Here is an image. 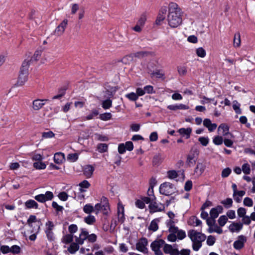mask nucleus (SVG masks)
I'll return each instance as SVG.
<instances>
[{
  "instance_id": "obj_58",
  "label": "nucleus",
  "mask_w": 255,
  "mask_h": 255,
  "mask_svg": "<svg viewBox=\"0 0 255 255\" xmlns=\"http://www.w3.org/2000/svg\"><path fill=\"white\" fill-rule=\"evenodd\" d=\"M198 140L202 145L205 146L208 145L209 139L208 137H200Z\"/></svg>"
},
{
  "instance_id": "obj_56",
  "label": "nucleus",
  "mask_w": 255,
  "mask_h": 255,
  "mask_svg": "<svg viewBox=\"0 0 255 255\" xmlns=\"http://www.w3.org/2000/svg\"><path fill=\"white\" fill-rule=\"evenodd\" d=\"M144 91L145 93L147 94H153L155 93V91H154L153 86L151 85H147L143 88Z\"/></svg>"
},
{
  "instance_id": "obj_14",
  "label": "nucleus",
  "mask_w": 255,
  "mask_h": 255,
  "mask_svg": "<svg viewBox=\"0 0 255 255\" xmlns=\"http://www.w3.org/2000/svg\"><path fill=\"white\" fill-rule=\"evenodd\" d=\"M68 24V20L64 19L60 24L55 28L54 34L57 36L61 35L64 32Z\"/></svg>"
},
{
  "instance_id": "obj_42",
  "label": "nucleus",
  "mask_w": 255,
  "mask_h": 255,
  "mask_svg": "<svg viewBox=\"0 0 255 255\" xmlns=\"http://www.w3.org/2000/svg\"><path fill=\"white\" fill-rule=\"evenodd\" d=\"M125 97L129 100L134 102L136 101L138 99V95L134 92H130L127 94L125 95Z\"/></svg>"
},
{
  "instance_id": "obj_61",
  "label": "nucleus",
  "mask_w": 255,
  "mask_h": 255,
  "mask_svg": "<svg viewBox=\"0 0 255 255\" xmlns=\"http://www.w3.org/2000/svg\"><path fill=\"white\" fill-rule=\"evenodd\" d=\"M215 238L213 236H209L208 237L206 243L209 246H213L215 243Z\"/></svg>"
},
{
  "instance_id": "obj_40",
  "label": "nucleus",
  "mask_w": 255,
  "mask_h": 255,
  "mask_svg": "<svg viewBox=\"0 0 255 255\" xmlns=\"http://www.w3.org/2000/svg\"><path fill=\"white\" fill-rule=\"evenodd\" d=\"M209 233L216 232L219 234H221L223 233V230L220 227L218 226L217 225H215L211 228H209Z\"/></svg>"
},
{
  "instance_id": "obj_47",
  "label": "nucleus",
  "mask_w": 255,
  "mask_h": 255,
  "mask_svg": "<svg viewBox=\"0 0 255 255\" xmlns=\"http://www.w3.org/2000/svg\"><path fill=\"white\" fill-rule=\"evenodd\" d=\"M227 221V217L225 215H222L219 217L218 222L220 227H223L225 225Z\"/></svg>"
},
{
  "instance_id": "obj_41",
  "label": "nucleus",
  "mask_w": 255,
  "mask_h": 255,
  "mask_svg": "<svg viewBox=\"0 0 255 255\" xmlns=\"http://www.w3.org/2000/svg\"><path fill=\"white\" fill-rule=\"evenodd\" d=\"M178 172L174 170H169L167 172V176L170 179H174L178 177Z\"/></svg>"
},
{
  "instance_id": "obj_64",
  "label": "nucleus",
  "mask_w": 255,
  "mask_h": 255,
  "mask_svg": "<svg viewBox=\"0 0 255 255\" xmlns=\"http://www.w3.org/2000/svg\"><path fill=\"white\" fill-rule=\"evenodd\" d=\"M10 253H12L13 254H18L20 252V248L17 245H13L11 248H10Z\"/></svg>"
},
{
  "instance_id": "obj_3",
  "label": "nucleus",
  "mask_w": 255,
  "mask_h": 255,
  "mask_svg": "<svg viewBox=\"0 0 255 255\" xmlns=\"http://www.w3.org/2000/svg\"><path fill=\"white\" fill-rule=\"evenodd\" d=\"M29 66V63L28 61H24L23 62L16 83L17 86H22L27 81Z\"/></svg>"
},
{
  "instance_id": "obj_22",
  "label": "nucleus",
  "mask_w": 255,
  "mask_h": 255,
  "mask_svg": "<svg viewBox=\"0 0 255 255\" xmlns=\"http://www.w3.org/2000/svg\"><path fill=\"white\" fill-rule=\"evenodd\" d=\"M94 168L91 165L85 166L83 169V173L87 178H90L93 175Z\"/></svg>"
},
{
  "instance_id": "obj_51",
  "label": "nucleus",
  "mask_w": 255,
  "mask_h": 255,
  "mask_svg": "<svg viewBox=\"0 0 255 255\" xmlns=\"http://www.w3.org/2000/svg\"><path fill=\"white\" fill-rule=\"evenodd\" d=\"M37 219L35 216L30 215L27 220V224L30 227L33 226V224L36 222Z\"/></svg>"
},
{
  "instance_id": "obj_2",
  "label": "nucleus",
  "mask_w": 255,
  "mask_h": 255,
  "mask_svg": "<svg viewBox=\"0 0 255 255\" xmlns=\"http://www.w3.org/2000/svg\"><path fill=\"white\" fill-rule=\"evenodd\" d=\"M188 236L192 242V249L195 251H198L201 248L202 242L205 241L206 236L201 232L194 230H191L188 232Z\"/></svg>"
},
{
  "instance_id": "obj_23",
  "label": "nucleus",
  "mask_w": 255,
  "mask_h": 255,
  "mask_svg": "<svg viewBox=\"0 0 255 255\" xmlns=\"http://www.w3.org/2000/svg\"><path fill=\"white\" fill-rule=\"evenodd\" d=\"M47 100H40L36 99L33 101V108L34 110H38L40 109L43 105H44V101H47Z\"/></svg>"
},
{
  "instance_id": "obj_52",
  "label": "nucleus",
  "mask_w": 255,
  "mask_h": 255,
  "mask_svg": "<svg viewBox=\"0 0 255 255\" xmlns=\"http://www.w3.org/2000/svg\"><path fill=\"white\" fill-rule=\"evenodd\" d=\"M232 170L229 167H227L224 169L221 173V176L223 178H226L228 177L231 173Z\"/></svg>"
},
{
  "instance_id": "obj_24",
  "label": "nucleus",
  "mask_w": 255,
  "mask_h": 255,
  "mask_svg": "<svg viewBox=\"0 0 255 255\" xmlns=\"http://www.w3.org/2000/svg\"><path fill=\"white\" fill-rule=\"evenodd\" d=\"M54 161L56 164H61L65 159V155L63 153L57 152L54 154Z\"/></svg>"
},
{
  "instance_id": "obj_50",
  "label": "nucleus",
  "mask_w": 255,
  "mask_h": 255,
  "mask_svg": "<svg viewBox=\"0 0 255 255\" xmlns=\"http://www.w3.org/2000/svg\"><path fill=\"white\" fill-rule=\"evenodd\" d=\"M223 140L224 139L222 136L217 135L214 137L213 142L215 144L219 145L222 144Z\"/></svg>"
},
{
  "instance_id": "obj_49",
  "label": "nucleus",
  "mask_w": 255,
  "mask_h": 255,
  "mask_svg": "<svg viewBox=\"0 0 255 255\" xmlns=\"http://www.w3.org/2000/svg\"><path fill=\"white\" fill-rule=\"evenodd\" d=\"M112 118V114L110 113H105L100 115V119L103 121H108Z\"/></svg>"
},
{
  "instance_id": "obj_11",
  "label": "nucleus",
  "mask_w": 255,
  "mask_h": 255,
  "mask_svg": "<svg viewBox=\"0 0 255 255\" xmlns=\"http://www.w3.org/2000/svg\"><path fill=\"white\" fill-rule=\"evenodd\" d=\"M148 207L150 213L161 212L164 209V204L160 203H156L154 201L149 205Z\"/></svg>"
},
{
  "instance_id": "obj_17",
  "label": "nucleus",
  "mask_w": 255,
  "mask_h": 255,
  "mask_svg": "<svg viewBox=\"0 0 255 255\" xmlns=\"http://www.w3.org/2000/svg\"><path fill=\"white\" fill-rule=\"evenodd\" d=\"M223 211V208L222 206L218 205L215 208H213L210 211L211 218L216 219L219 214L222 213Z\"/></svg>"
},
{
  "instance_id": "obj_37",
  "label": "nucleus",
  "mask_w": 255,
  "mask_h": 255,
  "mask_svg": "<svg viewBox=\"0 0 255 255\" xmlns=\"http://www.w3.org/2000/svg\"><path fill=\"white\" fill-rule=\"evenodd\" d=\"M241 45V36L239 32L236 33L234 38V46L238 47Z\"/></svg>"
},
{
  "instance_id": "obj_25",
  "label": "nucleus",
  "mask_w": 255,
  "mask_h": 255,
  "mask_svg": "<svg viewBox=\"0 0 255 255\" xmlns=\"http://www.w3.org/2000/svg\"><path fill=\"white\" fill-rule=\"evenodd\" d=\"M90 183L87 180H83L79 184L80 192L81 193L86 192L87 189L89 188L90 187Z\"/></svg>"
},
{
  "instance_id": "obj_29",
  "label": "nucleus",
  "mask_w": 255,
  "mask_h": 255,
  "mask_svg": "<svg viewBox=\"0 0 255 255\" xmlns=\"http://www.w3.org/2000/svg\"><path fill=\"white\" fill-rule=\"evenodd\" d=\"M25 206L26 208H35L37 209L38 208V204L33 200H28L25 202Z\"/></svg>"
},
{
  "instance_id": "obj_33",
  "label": "nucleus",
  "mask_w": 255,
  "mask_h": 255,
  "mask_svg": "<svg viewBox=\"0 0 255 255\" xmlns=\"http://www.w3.org/2000/svg\"><path fill=\"white\" fill-rule=\"evenodd\" d=\"M159 222V220L157 219H154L152 220L149 227L148 228L149 230L152 231L153 232L156 231L158 229V223Z\"/></svg>"
},
{
  "instance_id": "obj_10",
  "label": "nucleus",
  "mask_w": 255,
  "mask_h": 255,
  "mask_svg": "<svg viewBox=\"0 0 255 255\" xmlns=\"http://www.w3.org/2000/svg\"><path fill=\"white\" fill-rule=\"evenodd\" d=\"M176 245L172 246L171 245L165 244L163 250L165 254L169 255H180L179 251L175 248Z\"/></svg>"
},
{
  "instance_id": "obj_9",
  "label": "nucleus",
  "mask_w": 255,
  "mask_h": 255,
  "mask_svg": "<svg viewBox=\"0 0 255 255\" xmlns=\"http://www.w3.org/2000/svg\"><path fill=\"white\" fill-rule=\"evenodd\" d=\"M147 240L145 238H142L137 242L136 244V249L139 252L146 253L148 250L147 248Z\"/></svg>"
},
{
  "instance_id": "obj_57",
  "label": "nucleus",
  "mask_w": 255,
  "mask_h": 255,
  "mask_svg": "<svg viewBox=\"0 0 255 255\" xmlns=\"http://www.w3.org/2000/svg\"><path fill=\"white\" fill-rule=\"evenodd\" d=\"M247 210L243 207L239 208L237 210V214L239 217L242 218L246 216Z\"/></svg>"
},
{
  "instance_id": "obj_38",
  "label": "nucleus",
  "mask_w": 255,
  "mask_h": 255,
  "mask_svg": "<svg viewBox=\"0 0 255 255\" xmlns=\"http://www.w3.org/2000/svg\"><path fill=\"white\" fill-rule=\"evenodd\" d=\"M84 221L88 225H92L96 222V218L94 216L89 215L84 218Z\"/></svg>"
},
{
  "instance_id": "obj_60",
  "label": "nucleus",
  "mask_w": 255,
  "mask_h": 255,
  "mask_svg": "<svg viewBox=\"0 0 255 255\" xmlns=\"http://www.w3.org/2000/svg\"><path fill=\"white\" fill-rule=\"evenodd\" d=\"M58 197L61 201H65L68 199V195L65 192H61L59 193Z\"/></svg>"
},
{
  "instance_id": "obj_48",
  "label": "nucleus",
  "mask_w": 255,
  "mask_h": 255,
  "mask_svg": "<svg viewBox=\"0 0 255 255\" xmlns=\"http://www.w3.org/2000/svg\"><path fill=\"white\" fill-rule=\"evenodd\" d=\"M147 16L145 13H143L141 15L140 18L138 20L137 23L139 25L143 27L145 24V22L146 20Z\"/></svg>"
},
{
  "instance_id": "obj_6",
  "label": "nucleus",
  "mask_w": 255,
  "mask_h": 255,
  "mask_svg": "<svg viewBox=\"0 0 255 255\" xmlns=\"http://www.w3.org/2000/svg\"><path fill=\"white\" fill-rule=\"evenodd\" d=\"M54 227L55 225L52 221H48L45 223L44 232L48 240L50 242L53 241L55 240V236L53 232Z\"/></svg>"
},
{
  "instance_id": "obj_13",
  "label": "nucleus",
  "mask_w": 255,
  "mask_h": 255,
  "mask_svg": "<svg viewBox=\"0 0 255 255\" xmlns=\"http://www.w3.org/2000/svg\"><path fill=\"white\" fill-rule=\"evenodd\" d=\"M247 241L246 237L243 235L239 236L238 239L233 244L234 248L238 250L242 249L244 247V244Z\"/></svg>"
},
{
  "instance_id": "obj_39",
  "label": "nucleus",
  "mask_w": 255,
  "mask_h": 255,
  "mask_svg": "<svg viewBox=\"0 0 255 255\" xmlns=\"http://www.w3.org/2000/svg\"><path fill=\"white\" fill-rule=\"evenodd\" d=\"M33 167L38 170L44 169L46 167V165L41 161L35 162L33 163Z\"/></svg>"
},
{
  "instance_id": "obj_26",
  "label": "nucleus",
  "mask_w": 255,
  "mask_h": 255,
  "mask_svg": "<svg viewBox=\"0 0 255 255\" xmlns=\"http://www.w3.org/2000/svg\"><path fill=\"white\" fill-rule=\"evenodd\" d=\"M188 224L189 225L192 226H198L202 224V222L196 216H192L189 219Z\"/></svg>"
},
{
  "instance_id": "obj_7",
  "label": "nucleus",
  "mask_w": 255,
  "mask_h": 255,
  "mask_svg": "<svg viewBox=\"0 0 255 255\" xmlns=\"http://www.w3.org/2000/svg\"><path fill=\"white\" fill-rule=\"evenodd\" d=\"M165 244V243L164 241L159 239L153 241L151 244L150 247L155 255H163V253L161 250V248H163Z\"/></svg>"
},
{
  "instance_id": "obj_15",
  "label": "nucleus",
  "mask_w": 255,
  "mask_h": 255,
  "mask_svg": "<svg viewBox=\"0 0 255 255\" xmlns=\"http://www.w3.org/2000/svg\"><path fill=\"white\" fill-rule=\"evenodd\" d=\"M167 9L165 6L161 8L157 16L155 23L157 25H160L161 22L165 19Z\"/></svg>"
},
{
  "instance_id": "obj_8",
  "label": "nucleus",
  "mask_w": 255,
  "mask_h": 255,
  "mask_svg": "<svg viewBox=\"0 0 255 255\" xmlns=\"http://www.w3.org/2000/svg\"><path fill=\"white\" fill-rule=\"evenodd\" d=\"M54 195L52 192L46 191L45 194H38L34 197V199L39 202L44 203L47 201L51 200Z\"/></svg>"
},
{
  "instance_id": "obj_4",
  "label": "nucleus",
  "mask_w": 255,
  "mask_h": 255,
  "mask_svg": "<svg viewBox=\"0 0 255 255\" xmlns=\"http://www.w3.org/2000/svg\"><path fill=\"white\" fill-rule=\"evenodd\" d=\"M177 189L174 184L169 182H165L162 183L159 187V192L160 194L170 196L177 192Z\"/></svg>"
},
{
  "instance_id": "obj_20",
  "label": "nucleus",
  "mask_w": 255,
  "mask_h": 255,
  "mask_svg": "<svg viewBox=\"0 0 255 255\" xmlns=\"http://www.w3.org/2000/svg\"><path fill=\"white\" fill-rule=\"evenodd\" d=\"M206 168L205 164L202 163H198L194 170V175L197 177H199L203 173Z\"/></svg>"
},
{
  "instance_id": "obj_18",
  "label": "nucleus",
  "mask_w": 255,
  "mask_h": 255,
  "mask_svg": "<svg viewBox=\"0 0 255 255\" xmlns=\"http://www.w3.org/2000/svg\"><path fill=\"white\" fill-rule=\"evenodd\" d=\"M170 232H173L176 234L177 239L180 240L184 239L186 237V233L182 230H179L178 227H172L170 230Z\"/></svg>"
},
{
  "instance_id": "obj_5",
  "label": "nucleus",
  "mask_w": 255,
  "mask_h": 255,
  "mask_svg": "<svg viewBox=\"0 0 255 255\" xmlns=\"http://www.w3.org/2000/svg\"><path fill=\"white\" fill-rule=\"evenodd\" d=\"M95 209L96 215H98L100 212L104 215H108L110 211V207L107 198L103 197L101 203L95 205Z\"/></svg>"
},
{
  "instance_id": "obj_19",
  "label": "nucleus",
  "mask_w": 255,
  "mask_h": 255,
  "mask_svg": "<svg viewBox=\"0 0 255 255\" xmlns=\"http://www.w3.org/2000/svg\"><path fill=\"white\" fill-rule=\"evenodd\" d=\"M203 125L207 128L210 132H212L216 129L217 127L216 124H212L209 119H205L203 121Z\"/></svg>"
},
{
  "instance_id": "obj_31",
  "label": "nucleus",
  "mask_w": 255,
  "mask_h": 255,
  "mask_svg": "<svg viewBox=\"0 0 255 255\" xmlns=\"http://www.w3.org/2000/svg\"><path fill=\"white\" fill-rule=\"evenodd\" d=\"M74 236L72 234H66L63 236L61 241L62 242L65 244H69L73 243Z\"/></svg>"
},
{
  "instance_id": "obj_62",
  "label": "nucleus",
  "mask_w": 255,
  "mask_h": 255,
  "mask_svg": "<svg viewBox=\"0 0 255 255\" xmlns=\"http://www.w3.org/2000/svg\"><path fill=\"white\" fill-rule=\"evenodd\" d=\"M244 204L248 207H252L253 205V201L251 198L246 197L244 199Z\"/></svg>"
},
{
  "instance_id": "obj_16",
  "label": "nucleus",
  "mask_w": 255,
  "mask_h": 255,
  "mask_svg": "<svg viewBox=\"0 0 255 255\" xmlns=\"http://www.w3.org/2000/svg\"><path fill=\"white\" fill-rule=\"evenodd\" d=\"M229 127L225 124H221L218 128V131L221 132L223 135L228 136L229 137H233V134L229 132Z\"/></svg>"
},
{
  "instance_id": "obj_12",
  "label": "nucleus",
  "mask_w": 255,
  "mask_h": 255,
  "mask_svg": "<svg viewBox=\"0 0 255 255\" xmlns=\"http://www.w3.org/2000/svg\"><path fill=\"white\" fill-rule=\"evenodd\" d=\"M88 235V232L85 229H81L79 237L75 236V242L79 243L80 245H83L84 241L87 240Z\"/></svg>"
},
{
  "instance_id": "obj_59",
  "label": "nucleus",
  "mask_w": 255,
  "mask_h": 255,
  "mask_svg": "<svg viewBox=\"0 0 255 255\" xmlns=\"http://www.w3.org/2000/svg\"><path fill=\"white\" fill-rule=\"evenodd\" d=\"M177 239L176 235L173 232H170V234L167 236V240L171 242H174Z\"/></svg>"
},
{
  "instance_id": "obj_36",
  "label": "nucleus",
  "mask_w": 255,
  "mask_h": 255,
  "mask_svg": "<svg viewBox=\"0 0 255 255\" xmlns=\"http://www.w3.org/2000/svg\"><path fill=\"white\" fill-rule=\"evenodd\" d=\"M233 108L237 114H241L242 110L240 109V104L236 100H235L233 102Z\"/></svg>"
},
{
  "instance_id": "obj_1",
  "label": "nucleus",
  "mask_w": 255,
  "mask_h": 255,
  "mask_svg": "<svg viewBox=\"0 0 255 255\" xmlns=\"http://www.w3.org/2000/svg\"><path fill=\"white\" fill-rule=\"evenodd\" d=\"M167 20L171 28H176L182 22L181 10L178 5L175 2H170L168 6Z\"/></svg>"
},
{
  "instance_id": "obj_35",
  "label": "nucleus",
  "mask_w": 255,
  "mask_h": 255,
  "mask_svg": "<svg viewBox=\"0 0 255 255\" xmlns=\"http://www.w3.org/2000/svg\"><path fill=\"white\" fill-rule=\"evenodd\" d=\"M112 106V101L108 99L106 100H104L102 103V107L105 110H107L110 109Z\"/></svg>"
},
{
  "instance_id": "obj_55",
  "label": "nucleus",
  "mask_w": 255,
  "mask_h": 255,
  "mask_svg": "<svg viewBox=\"0 0 255 255\" xmlns=\"http://www.w3.org/2000/svg\"><path fill=\"white\" fill-rule=\"evenodd\" d=\"M97 239V236L95 234H89L88 235L87 240L89 243H94Z\"/></svg>"
},
{
  "instance_id": "obj_44",
  "label": "nucleus",
  "mask_w": 255,
  "mask_h": 255,
  "mask_svg": "<svg viewBox=\"0 0 255 255\" xmlns=\"http://www.w3.org/2000/svg\"><path fill=\"white\" fill-rule=\"evenodd\" d=\"M99 115V112L97 110L94 109H92L90 114L85 117L86 120H90L93 119L95 117Z\"/></svg>"
},
{
  "instance_id": "obj_45",
  "label": "nucleus",
  "mask_w": 255,
  "mask_h": 255,
  "mask_svg": "<svg viewBox=\"0 0 255 255\" xmlns=\"http://www.w3.org/2000/svg\"><path fill=\"white\" fill-rule=\"evenodd\" d=\"M242 170L245 174H249L251 173V166L248 163H244L242 165Z\"/></svg>"
},
{
  "instance_id": "obj_53",
  "label": "nucleus",
  "mask_w": 255,
  "mask_h": 255,
  "mask_svg": "<svg viewBox=\"0 0 255 255\" xmlns=\"http://www.w3.org/2000/svg\"><path fill=\"white\" fill-rule=\"evenodd\" d=\"M196 54L198 56L203 58L206 56V53L202 47H199L196 49Z\"/></svg>"
},
{
  "instance_id": "obj_28",
  "label": "nucleus",
  "mask_w": 255,
  "mask_h": 255,
  "mask_svg": "<svg viewBox=\"0 0 255 255\" xmlns=\"http://www.w3.org/2000/svg\"><path fill=\"white\" fill-rule=\"evenodd\" d=\"M79 245L80 244L76 242L71 243L70 247L67 249L68 251L72 254H75V252L79 250Z\"/></svg>"
},
{
  "instance_id": "obj_43",
  "label": "nucleus",
  "mask_w": 255,
  "mask_h": 255,
  "mask_svg": "<svg viewBox=\"0 0 255 255\" xmlns=\"http://www.w3.org/2000/svg\"><path fill=\"white\" fill-rule=\"evenodd\" d=\"M97 149L99 152L101 153L107 152L108 149V144L106 143H100L97 146Z\"/></svg>"
},
{
  "instance_id": "obj_30",
  "label": "nucleus",
  "mask_w": 255,
  "mask_h": 255,
  "mask_svg": "<svg viewBox=\"0 0 255 255\" xmlns=\"http://www.w3.org/2000/svg\"><path fill=\"white\" fill-rule=\"evenodd\" d=\"M179 133L183 135H186L187 139L189 138L192 132V128H181L178 130Z\"/></svg>"
},
{
  "instance_id": "obj_46",
  "label": "nucleus",
  "mask_w": 255,
  "mask_h": 255,
  "mask_svg": "<svg viewBox=\"0 0 255 255\" xmlns=\"http://www.w3.org/2000/svg\"><path fill=\"white\" fill-rule=\"evenodd\" d=\"M221 204H223L226 208H229L232 206L233 201L231 198H227L221 201Z\"/></svg>"
},
{
  "instance_id": "obj_54",
  "label": "nucleus",
  "mask_w": 255,
  "mask_h": 255,
  "mask_svg": "<svg viewBox=\"0 0 255 255\" xmlns=\"http://www.w3.org/2000/svg\"><path fill=\"white\" fill-rule=\"evenodd\" d=\"M78 227L75 224H71L68 227V231L70 233V234H73L76 233L78 231Z\"/></svg>"
},
{
  "instance_id": "obj_34",
  "label": "nucleus",
  "mask_w": 255,
  "mask_h": 255,
  "mask_svg": "<svg viewBox=\"0 0 255 255\" xmlns=\"http://www.w3.org/2000/svg\"><path fill=\"white\" fill-rule=\"evenodd\" d=\"M196 158L194 154L188 155L186 162L189 166H192L196 162Z\"/></svg>"
},
{
  "instance_id": "obj_27",
  "label": "nucleus",
  "mask_w": 255,
  "mask_h": 255,
  "mask_svg": "<svg viewBox=\"0 0 255 255\" xmlns=\"http://www.w3.org/2000/svg\"><path fill=\"white\" fill-rule=\"evenodd\" d=\"M83 211L84 213L90 214L91 213L95 214V206L94 207L90 204H87L83 207Z\"/></svg>"
},
{
  "instance_id": "obj_63",
  "label": "nucleus",
  "mask_w": 255,
  "mask_h": 255,
  "mask_svg": "<svg viewBox=\"0 0 255 255\" xmlns=\"http://www.w3.org/2000/svg\"><path fill=\"white\" fill-rule=\"evenodd\" d=\"M67 158L69 160L74 162L76 161L78 158V155L76 153H71L69 154L67 156Z\"/></svg>"
},
{
  "instance_id": "obj_21",
  "label": "nucleus",
  "mask_w": 255,
  "mask_h": 255,
  "mask_svg": "<svg viewBox=\"0 0 255 255\" xmlns=\"http://www.w3.org/2000/svg\"><path fill=\"white\" fill-rule=\"evenodd\" d=\"M243 228V224L240 223H233L229 227V230L232 232H239Z\"/></svg>"
},
{
  "instance_id": "obj_32",
  "label": "nucleus",
  "mask_w": 255,
  "mask_h": 255,
  "mask_svg": "<svg viewBox=\"0 0 255 255\" xmlns=\"http://www.w3.org/2000/svg\"><path fill=\"white\" fill-rule=\"evenodd\" d=\"M41 54V51L37 50L35 52L32 57H31L30 59H25L24 61H28L30 65L31 62L37 61L39 59Z\"/></svg>"
}]
</instances>
